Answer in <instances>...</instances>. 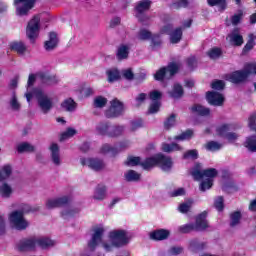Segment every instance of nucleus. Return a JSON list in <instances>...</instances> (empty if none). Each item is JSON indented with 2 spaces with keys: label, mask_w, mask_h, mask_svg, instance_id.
Segmentation results:
<instances>
[{
  "label": "nucleus",
  "mask_w": 256,
  "mask_h": 256,
  "mask_svg": "<svg viewBox=\"0 0 256 256\" xmlns=\"http://www.w3.org/2000/svg\"><path fill=\"white\" fill-rule=\"evenodd\" d=\"M108 75V81L109 83H113V81H117L121 77V74L119 73V70L117 69H111L107 71Z\"/></svg>",
  "instance_id": "nucleus-40"
},
{
  "label": "nucleus",
  "mask_w": 256,
  "mask_h": 256,
  "mask_svg": "<svg viewBox=\"0 0 256 256\" xmlns=\"http://www.w3.org/2000/svg\"><path fill=\"white\" fill-rule=\"evenodd\" d=\"M10 48L12 51H16V53H18L19 55H23V53L27 51V47L25 46V44H23V42H13L10 45Z\"/></svg>",
  "instance_id": "nucleus-34"
},
{
  "label": "nucleus",
  "mask_w": 256,
  "mask_h": 256,
  "mask_svg": "<svg viewBox=\"0 0 256 256\" xmlns=\"http://www.w3.org/2000/svg\"><path fill=\"white\" fill-rule=\"evenodd\" d=\"M191 207H193V200H188L179 205L178 211H180V213H189Z\"/></svg>",
  "instance_id": "nucleus-41"
},
{
  "label": "nucleus",
  "mask_w": 256,
  "mask_h": 256,
  "mask_svg": "<svg viewBox=\"0 0 256 256\" xmlns=\"http://www.w3.org/2000/svg\"><path fill=\"white\" fill-rule=\"evenodd\" d=\"M192 112L197 113L198 115H201L202 117H205L211 113V110L209 108H205V106H201L199 104H195L192 106Z\"/></svg>",
  "instance_id": "nucleus-30"
},
{
  "label": "nucleus",
  "mask_w": 256,
  "mask_h": 256,
  "mask_svg": "<svg viewBox=\"0 0 256 256\" xmlns=\"http://www.w3.org/2000/svg\"><path fill=\"white\" fill-rule=\"evenodd\" d=\"M105 105H107V98L103 96H97L94 99V107H96L97 109H103Z\"/></svg>",
  "instance_id": "nucleus-43"
},
{
  "label": "nucleus",
  "mask_w": 256,
  "mask_h": 256,
  "mask_svg": "<svg viewBox=\"0 0 256 256\" xmlns=\"http://www.w3.org/2000/svg\"><path fill=\"white\" fill-rule=\"evenodd\" d=\"M173 99H181L183 97V86L174 84L172 91L169 92Z\"/></svg>",
  "instance_id": "nucleus-32"
},
{
  "label": "nucleus",
  "mask_w": 256,
  "mask_h": 256,
  "mask_svg": "<svg viewBox=\"0 0 256 256\" xmlns=\"http://www.w3.org/2000/svg\"><path fill=\"white\" fill-rule=\"evenodd\" d=\"M123 111H125V108L121 101L114 99L110 102V108L106 110L105 115L108 119H111L123 115Z\"/></svg>",
  "instance_id": "nucleus-12"
},
{
  "label": "nucleus",
  "mask_w": 256,
  "mask_h": 256,
  "mask_svg": "<svg viewBox=\"0 0 256 256\" xmlns=\"http://www.w3.org/2000/svg\"><path fill=\"white\" fill-rule=\"evenodd\" d=\"M135 9L137 17H139V15H143L145 11H149V9H151V0H140L137 2Z\"/></svg>",
  "instance_id": "nucleus-20"
},
{
  "label": "nucleus",
  "mask_w": 256,
  "mask_h": 256,
  "mask_svg": "<svg viewBox=\"0 0 256 256\" xmlns=\"http://www.w3.org/2000/svg\"><path fill=\"white\" fill-rule=\"evenodd\" d=\"M50 151V161L54 167H61L63 165V159L61 158V149L59 144L52 143L49 146Z\"/></svg>",
  "instance_id": "nucleus-13"
},
{
  "label": "nucleus",
  "mask_w": 256,
  "mask_h": 256,
  "mask_svg": "<svg viewBox=\"0 0 256 256\" xmlns=\"http://www.w3.org/2000/svg\"><path fill=\"white\" fill-rule=\"evenodd\" d=\"M160 107H161V102L160 101L153 102L150 105L149 113H157L159 111Z\"/></svg>",
  "instance_id": "nucleus-63"
},
{
  "label": "nucleus",
  "mask_w": 256,
  "mask_h": 256,
  "mask_svg": "<svg viewBox=\"0 0 256 256\" xmlns=\"http://www.w3.org/2000/svg\"><path fill=\"white\" fill-rule=\"evenodd\" d=\"M179 69H181V64L179 62H171L167 67L159 69L154 74V79H156V81H163L165 77L166 79H171Z\"/></svg>",
  "instance_id": "nucleus-7"
},
{
  "label": "nucleus",
  "mask_w": 256,
  "mask_h": 256,
  "mask_svg": "<svg viewBox=\"0 0 256 256\" xmlns=\"http://www.w3.org/2000/svg\"><path fill=\"white\" fill-rule=\"evenodd\" d=\"M175 118H176L175 114H172L170 115V117L166 119V121L164 122L165 129L169 130L171 127H175V124H176Z\"/></svg>",
  "instance_id": "nucleus-51"
},
{
  "label": "nucleus",
  "mask_w": 256,
  "mask_h": 256,
  "mask_svg": "<svg viewBox=\"0 0 256 256\" xmlns=\"http://www.w3.org/2000/svg\"><path fill=\"white\" fill-rule=\"evenodd\" d=\"M14 5L16 7V15L23 17L35 7V0H14Z\"/></svg>",
  "instance_id": "nucleus-11"
},
{
  "label": "nucleus",
  "mask_w": 256,
  "mask_h": 256,
  "mask_svg": "<svg viewBox=\"0 0 256 256\" xmlns=\"http://www.w3.org/2000/svg\"><path fill=\"white\" fill-rule=\"evenodd\" d=\"M206 99L210 105H214L215 107H221L225 102V97L223 94L219 92H207Z\"/></svg>",
  "instance_id": "nucleus-15"
},
{
  "label": "nucleus",
  "mask_w": 256,
  "mask_h": 256,
  "mask_svg": "<svg viewBox=\"0 0 256 256\" xmlns=\"http://www.w3.org/2000/svg\"><path fill=\"white\" fill-rule=\"evenodd\" d=\"M38 77L40 78V81L43 85L51 86V85H57V83H59V80L57 79L56 76H51L46 73H40Z\"/></svg>",
  "instance_id": "nucleus-22"
},
{
  "label": "nucleus",
  "mask_w": 256,
  "mask_h": 256,
  "mask_svg": "<svg viewBox=\"0 0 256 256\" xmlns=\"http://www.w3.org/2000/svg\"><path fill=\"white\" fill-rule=\"evenodd\" d=\"M227 39L232 45H236L237 47L243 45V36H241L237 30H234L232 33H230Z\"/></svg>",
  "instance_id": "nucleus-24"
},
{
  "label": "nucleus",
  "mask_w": 256,
  "mask_h": 256,
  "mask_svg": "<svg viewBox=\"0 0 256 256\" xmlns=\"http://www.w3.org/2000/svg\"><path fill=\"white\" fill-rule=\"evenodd\" d=\"M161 97H163V94H162L160 91H157V90H153V91L150 92V94H149V98H150L151 101H153V102L159 101V99H161Z\"/></svg>",
  "instance_id": "nucleus-58"
},
{
  "label": "nucleus",
  "mask_w": 256,
  "mask_h": 256,
  "mask_svg": "<svg viewBox=\"0 0 256 256\" xmlns=\"http://www.w3.org/2000/svg\"><path fill=\"white\" fill-rule=\"evenodd\" d=\"M247 77H249V72L247 71V65H245L243 70L233 72L229 77V81L231 83H243Z\"/></svg>",
  "instance_id": "nucleus-17"
},
{
  "label": "nucleus",
  "mask_w": 256,
  "mask_h": 256,
  "mask_svg": "<svg viewBox=\"0 0 256 256\" xmlns=\"http://www.w3.org/2000/svg\"><path fill=\"white\" fill-rule=\"evenodd\" d=\"M105 227L103 225L92 228L91 238L88 241L89 251H95L100 245L106 253H111L115 247H125L131 241L129 234L125 230H112L108 234V239L103 241Z\"/></svg>",
  "instance_id": "nucleus-1"
},
{
  "label": "nucleus",
  "mask_w": 256,
  "mask_h": 256,
  "mask_svg": "<svg viewBox=\"0 0 256 256\" xmlns=\"http://www.w3.org/2000/svg\"><path fill=\"white\" fill-rule=\"evenodd\" d=\"M105 197H107V188L101 185L97 186L94 191L93 199L96 201H103Z\"/></svg>",
  "instance_id": "nucleus-25"
},
{
  "label": "nucleus",
  "mask_w": 256,
  "mask_h": 256,
  "mask_svg": "<svg viewBox=\"0 0 256 256\" xmlns=\"http://www.w3.org/2000/svg\"><path fill=\"white\" fill-rule=\"evenodd\" d=\"M35 97L37 99L38 107L44 115H47L53 109L54 103L53 98H51L47 93L39 88H35L33 90L32 98Z\"/></svg>",
  "instance_id": "nucleus-4"
},
{
  "label": "nucleus",
  "mask_w": 256,
  "mask_h": 256,
  "mask_svg": "<svg viewBox=\"0 0 256 256\" xmlns=\"http://www.w3.org/2000/svg\"><path fill=\"white\" fill-rule=\"evenodd\" d=\"M211 87L216 91H223L225 89V82L223 80H215L211 83Z\"/></svg>",
  "instance_id": "nucleus-56"
},
{
  "label": "nucleus",
  "mask_w": 256,
  "mask_h": 256,
  "mask_svg": "<svg viewBox=\"0 0 256 256\" xmlns=\"http://www.w3.org/2000/svg\"><path fill=\"white\" fill-rule=\"evenodd\" d=\"M244 146L246 149H248V151H251V153H256V137L250 136L246 138Z\"/></svg>",
  "instance_id": "nucleus-33"
},
{
  "label": "nucleus",
  "mask_w": 256,
  "mask_h": 256,
  "mask_svg": "<svg viewBox=\"0 0 256 256\" xmlns=\"http://www.w3.org/2000/svg\"><path fill=\"white\" fill-rule=\"evenodd\" d=\"M255 47V35L250 34L247 44L244 46V51H251Z\"/></svg>",
  "instance_id": "nucleus-57"
},
{
  "label": "nucleus",
  "mask_w": 256,
  "mask_h": 256,
  "mask_svg": "<svg viewBox=\"0 0 256 256\" xmlns=\"http://www.w3.org/2000/svg\"><path fill=\"white\" fill-rule=\"evenodd\" d=\"M141 127H143V120L141 119L133 120L130 122L129 131L131 133H135V131H137L138 129H141Z\"/></svg>",
  "instance_id": "nucleus-42"
},
{
  "label": "nucleus",
  "mask_w": 256,
  "mask_h": 256,
  "mask_svg": "<svg viewBox=\"0 0 256 256\" xmlns=\"http://www.w3.org/2000/svg\"><path fill=\"white\" fill-rule=\"evenodd\" d=\"M214 206L217 209V211H223V197L219 196L215 199Z\"/></svg>",
  "instance_id": "nucleus-61"
},
{
  "label": "nucleus",
  "mask_w": 256,
  "mask_h": 256,
  "mask_svg": "<svg viewBox=\"0 0 256 256\" xmlns=\"http://www.w3.org/2000/svg\"><path fill=\"white\" fill-rule=\"evenodd\" d=\"M59 44V38L57 37V33L50 32L49 40H47L44 44V48L46 51H53Z\"/></svg>",
  "instance_id": "nucleus-18"
},
{
  "label": "nucleus",
  "mask_w": 256,
  "mask_h": 256,
  "mask_svg": "<svg viewBox=\"0 0 256 256\" xmlns=\"http://www.w3.org/2000/svg\"><path fill=\"white\" fill-rule=\"evenodd\" d=\"M124 177L126 181H139L141 179V174L137 173L134 170H128L125 174Z\"/></svg>",
  "instance_id": "nucleus-37"
},
{
  "label": "nucleus",
  "mask_w": 256,
  "mask_h": 256,
  "mask_svg": "<svg viewBox=\"0 0 256 256\" xmlns=\"http://www.w3.org/2000/svg\"><path fill=\"white\" fill-rule=\"evenodd\" d=\"M100 151H101V153H103V155H107V153H111V155H115L117 153V149L111 147V145H109V144H104L101 147Z\"/></svg>",
  "instance_id": "nucleus-50"
},
{
  "label": "nucleus",
  "mask_w": 256,
  "mask_h": 256,
  "mask_svg": "<svg viewBox=\"0 0 256 256\" xmlns=\"http://www.w3.org/2000/svg\"><path fill=\"white\" fill-rule=\"evenodd\" d=\"M184 159H191L192 161H195V159H199V152L197 150H188L183 155Z\"/></svg>",
  "instance_id": "nucleus-48"
},
{
  "label": "nucleus",
  "mask_w": 256,
  "mask_h": 256,
  "mask_svg": "<svg viewBox=\"0 0 256 256\" xmlns=\"http://www.w3.org/2000/svg\"><path fill=\"white\" fill-rule=\"evenodd\" d=\"M13 194V188L9 184L4 183L0 186V195L5 198L11 197Z\"/></svg>",
  "instance_id": "nucleus-36"
},
{
  "label": "nucleus",
  "mask_w": 256,
  "mask_h": 256,
  "mask_svg": "<svg viewBox=\"0 0 256 256\" xmlns=\"http://www.w3.org/2000/svg\"><path fill=\"white\" fill-rule=\"evenodd\" d=\"M69 203V197L63 196L59 198H51L46 201V209H57Z\"/></svg>",
  "instance_id": "nucleus-16"
},
{
  "label": "nucleus",
  "mask_w": 256,
  "mask_h": 256,
  "mask_svg": "<svg viewBox=\"0 0 256 256\" xmlns=\"http://www.w3.org/2000/svg\"><path fill=\"white\" fill-rule=\"evenodd\" d=\"M40 23H41V18H39V16H34L28 22V25L26 28V35L28 39L32 41V43L33 41L36 40L37 37H39Z\"/></svg>",
  "instance_id": "nucleus-9"
},
{
  "label": "nucleus",
  "mask_w": 256,
  "mask_h": 256,
  "mask_svg": "<svg viewBox=\"0 0 256 256\" xmlns=\"http://www.w3.org/2000/svg\"><path fill=\"white\" fill-rule=\"evenodd\" d=\"M13 172V169L10 165H5L0 170V180L3 181V179H8V177H11V173Z\"/></svg>",
  "instance_id": "nucleus-38"
},
{
  "label": "nucleus",
  "mask_w": 256,
  "mask_h": 256,
  "mask_svg": "<svg viewBox=\"0 0 256 256\" xmlns=\"http://www.w3.org/2000/svg\"><path fill=\"white\" fill-rule=\"evenodd\" d=\"M18 153H34L35 147L29 142H22L17 146Z\"/></svg>",
  "instance_id": "nucleus-26"
},
{
  "label": "nucleus",
  "mask_w": 256,
  "mask_h": 256,
  "mask_svg": "<svg viewBox=\"0 0 256 256\" xmlns=\"http://www.w3.org/2000/svg\"><path fill=\"white\" fill-rule=\"evenodd\" d=\"M202 180L203 181L200 184L201 191H207V189H210L211 187H213V179L204 178Z\"/></svg>",
  "instance_id": "nucleus-49"
},
{
  "label": "nucleus",
  "mask_w": 256,
  "mask_h": 256,
  "mask_svg": "<svg viewBox=\"0 0 256 256\" xmlns=\"http://www.w3.org/2000/svg\"><path fill=\"white\" fill-rule=\"evenodd\" d=\"M248 127L249 129H251V131L256 130V112H253L252 114H250L248 118Z\"/></svg>",
  "instance_id": "nucleus-54"
},
{
  "label": "nucleus",
  "mask_w": 256,
  "mask_h": 256,
  "mask_svg": "<svg viewBox=\"0 0 256 256\" xmlns=\"http://www.w3.org/2000/svg\"><path fill=\"white\" fill-rule=\"evenodd\" d=\"M125 133V125H114L110 128L109 137H121Z\"/></svg>",
  "instance_id": "nucleus-27"
},
{
  "label": "nucleus",
  "mask_w": 256,
  "mask_h": 256,
  "mask_svg": "<svg viewBox=\"0 0 256 256\" xmlns=\"http://www.w3.org/2000/svg\"><path fill=\"white\" fill-rule=\"evenodd\" d=\"M80 162L81 165H86L90 169H93V171H101V169H105V163L97 158H81Z\"/></svg>",
  "instance_id": "nucleus-14"
},
{
  "label": "nucleus",
  "mask_w": 256,
  "mask_h": 256,
  "mask_svg": "<svg viewBox=\"0 0 256 256\" xmlns=\"http://www.w3.org/2000/svg\"><path fill=\"white\" fill-rule=\"evenodd\" d=\"M171 232L165 229H159L150 233V239L154 241H165L169 237Z\"/></svg>",
  "instance_id": "nucleus-19"
},
{
  "label": "nucleus",
  "mask_w": 256,
  "mask_h": 256,
  "mask_svg": "<svg viewBox=\"0 0 256 256\" xmlns=\"http://www.w3.org/2000/svg\"><path fill=\"white\" fill-rule=\"evenodd\" d=\"M82 97H91V95H94L95 90L91 87H85L80 91Z\"/></svg>",
  "instance_id": "nucleus-59"
},
{
  "label": "nucleus",
  "mask_w": 256,
  "mask_h": 256,
  "mask_svg": "<svg viewBox=\"0 0 256 256\" xmlns=\"http://www.w3.org/2000/svg\"><path fill=\"white\" fill-rule=\"evenodd\" d=\"M35 74H30L28 77V82H27V92L25 93V97L27 99L28 103H31V100L33 99V90L31 92V87L35 84L36 81Z\"/></svg>",
  "instance_id": "nucleus-23"
},
{
  "label": "nucleus",
  "mask_w": 256,
  "mask_h": 256,
  "mask_svg": "<svg viewBox=\"0 0 256 256\" xmlns=\"http://www.w3.org/2000/svg\"><path fill=\"white\" fill-rule=\"evenodd\" d=\"M116 57L119 61H123V59H127L129 57V47L126 45H122L118 48Z\"/></svg>",
  "instance_id": "nucleus-31"
},
{
  "label": "nucleus",
  "mask_w": 256,
  "mask_h": 256,
  "mask_svg": "<svg viewBox=\"0 0 256 256\" xmlns=\"http://www.w3.org/2000/svg\"><path fill=\"white\" fill-rule=\"evenodd\" d=\"M126 165H128V167L141 165V167L146 171H149V169H153V167L158 165L162 171H171V167H173V160L163 154L147 158L144 162H141L140 157H129L126 161Z\"/></svg>",
  "instance_id": "nucleus-2"
},
{
  "label": "nucleus",
  "mask_w": 256,
  "mask_h": 256,
  "mask_svg": "<svg viewBox=\"0 0 256 256\" xmlns=\"http://www.w3.org/2000/svg\"><path fill=\"white\" fill-rule=\"evenodd\" d=\"M191 137H193V132L191 130H187L182 134L175 136L174 139L175 141H188Z\"/></svg>",
  "instance_id": "nucleus-44"
},
{
  "label": "nucleus",
  "mask_w": 256,
  "mask_h": 256,
  "mask_svg": "<svg viewBox=\"0 0 256 256\" xmlns=\"http://www.w3.org/2000/svg\"><path fill=\"white\" fill-rule=\"evenodd\" d=\"M241 221V212H233L230 215V227H237Z\"/></svg>",
  "instance_id": "nucleus-39"
},
{
  "label": "nucleus",
  "mask_w": 256,
  "mask_h": 256,
  "mask_svg": "<svg viewBox=\"0 0 256 256\" xmlns=\"http://www.w3.org/2000/svg\"><path fill=\"white\" fill-rule=\"evenodd\" d=\"M217 169L209 168L203 170L201 164H196L191 171L192 177H194L195 181H201V179H215L217 177Z\"/></svg>",
  "instance_id": "nucleus-6"
},
{
  "label": "nucleus",
  "mask_w": 256,
  "mask_h": 256,
  "mask_svg": "<svg viewBox=\"0 0 256 256\" xmlns=\"http://www.w3.org/2000/svg\"><path fill=\"white\" fill-rule=\"evenodd\" d=\"M10 225L18 231H23L29 227V221L23 216V212L14 211L9 215Z\"/></svg>",
  "instance_id": "nucleus-8"
},
{
  "label": "nucleus",
  "mask_w": 256,
  "mask_h": 256,
  "mask_svg": "<svg viewBox=\"0 0 256 256\" xmlns=\"http://www.w3.org/2000/svg\"><path fill=\"white\" fill-rule=\"evenodd\" d=\"M189 245L191 251H193L194 253H197V251H201L202 249H205V247H207V243L200 242L197 239L191 240Z\"/></svg>",
  "instance_id": "nucleus-28"
},
{
  "label": "nucleus",
  "mask_w": 256,
  "mask_h": 256,
  "mask_svg": "<svg viewBox=\"0 0 256 256\" xmlns=\"http://www.w3.org/2000/svg\"><path fill=\"white\" fill-rule=\"evenodd\" d=\"M221 147H223V144H220L215 141H210L205 145V148L207 149V151H219Z\"/></svg>",
  "instance_id": "nucleus-46"
},
{
  "label": "nucleus",
  "mask_w": 256,
  "mask_h": 256,
  "mask_svg": "<svg viewBox=\"0 0 256 256\" xmlns=\"http://www.w3.org/2000/svg\"><path fill=\"white\" fill-rule=\"evenodd\" d=\"M10 107L12 111H19V109H21V103H19V100H17V96H12L10 100Z\"/></svg>",
  "instance_id": "nucleus-52"
},
{
  "label": "nucleus",
  "mask_w": 256,
  "mask_h": 256,
  "mask_svg": "<svg viewBox=\"0 0 256 256\" xmlns=\"http://www.w3.org/2000/svg\"><path fill=\"white\" fill-rule=\"evenodd\" d=\"M74 135H77V130H75V128H67V130L61 135V141L71 139V137H74Z\"/></svg>",
  "instance_id": "nucleus-47"
},
{
  "label": "nucleus",
  "mask_w": 256,
  "mask_h": 256,
  "mask_svg": "<svg viewBox=\"0 0 256 256\" xmlns=\"http://www.w3.org/2000/svg\"><path fill=\"white\" fill-rule=\"evenodd\" d=\"M162 151H164V153H173L174 151H181V146L175 143H172V144L163 143Z\"/></svg>",
  "instance_id": "nucleus-35"
},
{
  "label": "nucleus",
  "mask_w": 256,
  "mask_h": 256,
  "mask_svg": "<svg viewBox=\"0 0 256 256\" xmlns=\"http://www.w3.org/2000/svg\"><path fill=\"white\" fill-rule=\"evenodd\" d=\"M146 99H147V94H146V93H140V94L136 97V99H135L137 107L143 105V103H145V100H146Z\"/></svg>",
  "instance_id": "nucleus-60"
},
{
  "label": "nucleus",
  "mask_w": 256,
  "mask_h": 256,
  "mask_svg": "<svg viewBox=\"0 0 256 256\" xmlns=\"http://www.w3.org/2000/svg\"><path fill=\"white\" fill-rule=\"evenodd\" d=\"M209 227L207 222V211L196 216L195 224H185L179 227L180 233H191V231H205Z\"/></svg>",
  "instance_id": "nucleus-5"
},
{
  "label": "nucleus",
  "mask_w": 256,
  "mask_h": 256,
  "mask_svg": "<svg viewBox=\"0 0 256 256\" xmlns=\"http://www.w3.org/2000/svg\"><path fill=\"white\" fill-rule=\"evenodd\" d=\"M207 55L210 57V59H219V57H221V49L212 48L207 52Z\"/></svg>",
  "instance_id": "nucleus-55"
},
{
  "label": "nucleus",
  "mask_w": 256,
  "mask_h": 256,
  "mask_svg": "<svg viewBox=\"0 0 256 256\" xmlns=\"http://www.w3.org/2000/svg\"><path fill=\"white\" fill-rule=\"evenodd\" d=\"M151 32L149 30L142 29L138 33V39L140 41H147L148 39H151Z\"/></svg>",
  "instance_id": "nucleus-53"
},
{
  "label": "nucleus",
  "mask_w": 256,
  "mask_h": 256,
  "mask_svg": "<svg viewBox=\"0 0 256 256\" xmlns=\"http://www.w3.org/2000/svg\"><path fill=\"white\" fill-rule=\"evenodd\" d=\"M61 107L64 111H69L70 113L77 109V103L71 98L62 102Z\"/></svg>",
  "instance_id": "nucleus-29"
},
{
  "label": "nucleus",
  "mask_w": 256,
  "mask_h": 256,
  "mask_svg": "<svg viewBox=\"0 0 256 256\" xmlns=\"http://www.w3.org/2000/svg\"><path fill=\"white\" fill-rule=\"evenodd\" d=\"M96 133L98 135H103L109 137V133H111V123L109 122H99L96 125Z\"/></svg>",
  "instance_id": "nucleus-21"
},
{
  "label": "nucleus",
  "mask_w": 256,
  "mask_h": 256,
  "mask_svg": "<svg viewBox=\"0 0 256 256\" xmlns=\"http://www.w3.org/2000/svg\"><path fill=\"white\" fill-rule=\"evenodd\" d=\"M241 19H243V12H239L238 14H235L234 16H232V19H231L232 25H239V23L241 22Z\"/></svg>",
  "instance_id": "nucleus-62"
},
{
  "label": "nucleus",
  "mask_w": 256,
  "mask_h": 256,
  "mask_svg": "<svg viewBox=\"0 0 256 256\" xmlns=\"http://www.w3.org/2000/svg\"><path fill=\"white\" fill-rule=\"evenodd\" d=\"M121 77L127 81H133V79H135V74L131 68H128L121 71Z\"/></svg>",
  "instance_id": "nucleus-45"
},
{
  "label": "nucleus",
  "mask_w": 256,
  "mask_h": 256,
  "mask_svg": "<svg viewBox=\"0 0 256 256\" xmlns=\"http://www.w3.org/2000/svg\"><path fill=\"white\" fill-rule=\"evenodd\" d=\"M160 32L162 34L170 35V43L173 45L179 43L183 37V30L181 28H176L173 30V25L167 24L161 28Z\"/></svg>",
  "instance_id": "nucleus-10"
},
{
  "label": "nucleus",
  "mask_w": 256,
  "mask_h": 256,
  "mask_svg": "<svg viewBox=\"0 0 256 256\" xmlns=\"http://www.w3.org/2000/svg\"><path fill=\"white\" fill-rule=\"evenodd\" d=\"M246 71L249 75H256V63L246 64Z\"/></svg>",
  "instance_id": "nucleus-64"
},
{
  "label": "nucleus",
  "mask_w": 256,
  "mask_h": 256,
  "mask_svg": "<svg viewBox=\"0 0 256 256\" xmlns=\"http://www.w3.org/2000/svg\"><path fill=\"white\" fill-rule=\"evenodd\" d=\"M55 245V241L46 238H30L26 240H22L18 243L19 251H35L37 247H41V249H49V247H53Z\"/></svg>",
  "instance_id": "nucleus-3"
}]
</instances>
